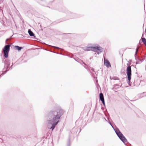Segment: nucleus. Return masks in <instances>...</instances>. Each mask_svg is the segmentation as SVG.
<instances>
[{"label":"nucleus","instance_id":"nucleus-27","mask_svg":"<svg viewBox=\"0 0 146 146\" xmlns=\"http://www.w3.org/2000/svg\"><path fill=\"white\" fill-rule=\"evenodd\" d=\"M70 15H74V13H72L71 12H70V14H69Z\"/></svg>","mask_w":146,"mask_h":146},{"label":"nucleus","instance_id":"nucleus-8","mask_svg":"<svg viewBox=\"0 0 146 146\" xmlns=\"http://www.w3.org/2000/svg\"><path fill=\"white\" fill-rule=\"evenodd\" d=\"M94 46H89L84 48V50L85 51H89L91 50L95 51L94 48Z\"/></svg>","mask_w":146,"mask_h":146},{"label":"nucleus","instance_id":"nucleus-11","mask_svg":"<svg viewBox=\"0 0 146 146\" xmlns=\"http://www.w3.org/2000/svg\"><path fill=\"white\" fill-rule=\"evenodd\" d=\"M28 32L30 36L35 37L34 34L31 29L28 30Z\"/></svg>","mask_w":146,"mask_h":146},{"label":"nucleus","instance_id":"nucleus-37","mask_svg":"<svg viewBox=\"0 0 146 146\" xmlns=\"http://www.w3.org/2000/svg\"><path fill=\"white\" fill-rule=\"evenodd\" d=\"M54 9H56L55 8H54Z\"/></svg>","mask_w":146,"mask_h":146},{"label":"nucleus","instance_id":"nucleus-30","mask_svg":"<svg viewBox=\"0 0 146 146\" xmlns=\"http://www.w3.org/2000/svg\"><path fill=\"white\" fill-rule=\"evenodd\" d=\"M131 60H130L129 61V62H131ZM130 64H131V63H130Z\"/></svg>","mask_w":146,"mask_h":146},{"label":"nucleus","instance_id":"nucleus-34","mask_svg":"<svg viewBox=\"0 0 146 146\" xmlns=\"http://www.w3.org/2000/svg\"><path fill=\"white\" fill-rule=\"evenodd\" d=\"M110 79H111V77H110Z\"/></svg>","mask_w":146,"mask_h":146},{"label":"nucleus","instance_id":"nucleus-31","mask_svg":"<svg viewBox=\"0 0 146 146\" xmlns=\"http://www.w3.org/2000/svg\"><path fill=\"white\" fill-rule=\"evenodd\" d=\"M70 57L71 58H72V56H68Z\"/></svg>","mask_w":146,"mask_h":146},{"label":"nucleus","instance_id":"nucleus-6","mask_svg":"<svg viewBox=\"0 0 146 146\" xmlns=\"http://www.w3.org/2000/svg\"><path fill=\"white\" fill-rule=\"evenodd\" d=\"M138 51V48H137L136 49V51L135 54V60L137 61L136 62V64H140L141 63L143 60H142L141 59L139 58V57H138V56L137 55V53Z\"/></svg>","mask_w":146,"mask_h":146},{"label":"nucleus","instance_id":"nucleus-33","mask_svg":"<svg viewBox=\"0 0 146 146\" xmlns=\"http://www.w3.org/2000/svg\"><path fill=\"white\" fill-rule=\"evenodd\" d=\"M134 82H133V84H134V86H135V85H134Z\"/></svg>","mask_w":146,"mask_h":146},{"label":"nucleus","instance_id":"nucleus-35","mask_svg":"<svg viewBox=\"0 0 146 146\" xmlns=\"http://www.w3.org/2000/svg\"><path fill=\"white\" fill-rule=\"evenodd\" d=\"M47 7H48V6ZM48 7H49V8L50 7H49V6H48Z\"/></svg>","mask_w":146,"mask_h":146},{"label":"nucleus","instance_id":"nucleus-15","mask_svg":"<svg viewBox=\"0 0 146 146\" xmlns=\"http://www.w3.org/2000/svg\"><path fill=\"white\" fill-rule=\"evenodd\" d=\"M82 63L85 65V66H84V67L86 69H87L88 68H89V66L87 65L86 64L85 62H84L83 61L82 62Z\"/></svg>","mask_w":146,"mask_h":146},{"label":"nucleus","instance_id":"nucleus-2","mask_svg":"<svg viewBox=\"0 0 146 146\" xmlns=\"http://www.w3.org/2000/svg\"><path fill=\"white\" fill-rule=\"evenodd\" d=\"M2 61L3 62H4V68L3 69V72H4V73H3L0 75V78L3 76L8 71L7 69L9 68L10 64V60L8 59L5 60L4 58H3Z\"/></svg>","mask_w":146,"mask_h":146},{"label":"nucleus","instance_id":"nucleus-14","mask_svg":"<svg viewBox=\"0 0 146 146\" xmlns=\"http://www.w3.org/2000/svg\"><path fill=\"white\" fill-rule=\"evenodd\" d=\"M70 138L69 137L68 138V140L67 142V146H70L71 143L70 142Z\"/></svg>","mask_w":146,"mask_h":146},{"label":"nucleus","instance_id":"nucleus-23","mask_svg":"<svg viewBox=\"0 0 146 146\" xmlns=\"http://www.w3.org/2000/svg\"><path fill=\"white\" fill-rule=\"evenodd\" d=\"M95 50H96V49H95V51H94V52H97V54H100V53H101V52H100L99 51H95Z\"/></svg>","mask_w":146,"mask_h":146},{"label":"nucleus","instance_id":"nucleus-25","mask_svg":"<svg viewBox=\"0 0 146 146\" xmlns=\"http://www.w3.org/2000/svg\"><path fill=\"white\" fill-rule=\"evenodd\" d=\"M49 51H50V52H53L54 53H57V54H61V53H60H60H58V52H54L52 51H51L50 50H49Z\"/></svg>","mask_w":146,"mask_h":146},{"label":"nucleus","instance_id":"nucleus-1","mask_svg":"<svg viewBox=\"0 0 146 146\" xmlns=\"http://www.w3.org/2000/svg\"><path fill=\"white\" fill-rule=\"evenodd\" d=\"M64 112V110L60 108H54L49 111L46 117L49 120H48V127L53 130L56 125L59 122V119Z\"/></svg>","mask_w":146,"mask_h":146},{"label":"nucleus","instance_id":"nucleus-24","mask_svg":"<svg viewBox=\"0 0 146 146\" xmlns=\"http://www.w3.org/2000/svg\"><path fill=\"white\" fill-rule=\"evenodd\" d=\"M13 36V35H12V36H11L10 37V38H7V39H6V42H7V40H8L9 39V38H12V36Z\"/></svg>","mask_w":146,"mask_h":146},{"label":"nucleus","instance_id":"nucleus-29","mask_svg":"<svg viewBox=\"0 0 146 146\" xmlns=\"http://www.w3.org/2000/svg\"><path fill=\"white\" fill-rule=\"evenodd\" d=\"M2 2V0H0V4H1Z\"/></svg>","mask_w":146,"mask_h":146},{"label":"nucleus","instance_id":"nucleus-9","mask_svg":"<svg viewBox=\"0 0 146 146\" xmlns=\"http://www.w3.org/2000/svg\"><path fill=\"white\" fill-rule=\"evenodd\" d=\"M104 64L107 68L111 67V65L110 62L108 60L104 59Z\"/></svg>","mask_w":146,"mask_h":146},{"label":"nucleus","instance_id":"nucleus-21","mask_svg":"<svg viewBox=\"0 0 146 146\" xmlns=\"http://www.w3.org/2000/svg\"><path fill=\"white\" fill-rule=\"evenodd\" d=\"M101 101L102 102V104L104 106H105V104L104 100H102Z\"/></svg>","mask_w":146,"mask_h":146},{"label":"nucleus","instance_id":"nucleus-28","mask_svg":"<svg viewBox=\"0 0 146 146\" xmlns=\"http://www.w3.org/2000/svg\"><path fill=\"white\" fill-rule=\"evenodd\" d=\"M109 123L111 126L113 127V126H112L111 124V123L110 122H109Z\"/></svg>","mask_w":146,"mask_h":146},{"label":"nucleus","instance_id":"nucleus-5","mask_svg":"<svg viewBox=\"0 0 146 146\" xmlns=\"http://www.w3.org/2000/svg\"><path fill=\"white\" fill-rule=\"evenodd\" d=\"M11 46V44L5 45L2 49V52H4L3 56L6 58H7L8 57V54Z\"/></svg>","mask_w":146,"mask_h":146},{"label":"nucleus","instance_id":"nucleus-10","mask_svg":"<svg viewBox=\"0 0 146 146\" xmlns=\"http://www.w3.org/2000/svg\"><path fill=\"white\" fill-rule=\"evenodd\" d=\"M14 48L15 50L20 51L22 49H23V47L17 45L15 46Z\"/></svg>","mask_w":146,"mask_h":146},{"label":"nucleus","instance_id":"nucleus-3","mask_svg":"<svg viewBox=\"0 0 146 146\" xmlns=\"http://www.w3.org/2000/svg\"><path fill=\"white\" fill-rule=\"evenodd\" d=\"M127 67L126 68V73L127 75V82L128 85L130 86H131L132 83H131L130 81L131 76V67L132 66H130L129 63L127 64Z\"/></svg>","mask_w":146,"mask_h":146},{"label":"nucleus","instance_id":"nucleus-12","mask_svg":"<svg viewBox=\"0 0 146 146\" xmlns=\"http://www.w3.org/2000/svg\"><path fill=\"white\" fill-rule=\"evenodd\" d=\"M99 99L101 100H104L103 94L102 93H100L99 94Z\"/></svg>","mask_w":146,"mask_h":146},{"label":"nucleus","instance_id":"nucleus-18","mask_svg":"<svg viewBox=\"0 0 146 146\" xmlns=\"http://www.w3.org/2000/svg\"><path fill=\"white\" fill-rule=\"evenodd\" d=\"M142 42L146 45V39L145 38H143L142 39Z\"/></svg>","mask_w":146,"mask_h":146},{"label":"nucleus","instance_id":"nucleus-13","mask_svg":"<svg viewBox=\"0 0 146 146\" xmlns=\"http://www.w3.org/2000/svg\"><path fill=\"white\" fill-rule=\"evenodd\" d=\"M89 68H88L86 69L87 70H89L90 72L91 73H92L93 72H95L93 68L90 67V66H89Z\"/></svg>","mask_w":146,"mask_h":146},{"label":"nucleus","instance_id":"nucleus-32","mask_svg":"<svg viewBox=\"0 0 146 146\" xmlns=\"http://www.w3.org/2000/svg\"><path fill=\"white\" fill-rule=\"evenodd\" d=\"M104 119H105V120L106 121H107V120L106 119V118H104Z\"/></svg>","mask_w":146,"mask_h":146},{"label":"nucleus","instance_id":"nucleus-26","mask_svg":"<svg viewBox=\"0 0 146 146\" xmlns=\"http://www.w3.org/2000/svg\"><path fill=\"white\" fill-rule=\"evenodd\" d=\"M113 79L115 80H118L119 79L117 77H116L114 78H113Z\"/></svg>","mask_w":146,"mask_h":146},{"label":"nucleus","instance_id":"nucleus-20","mask_svg":"<svg viewBox=\"0 0 146 146\" xmlns=\"http://www.w3.org/2000/svg\"><path fill=\"white\" fill-rule=\"evenodd\" d=\"M119 86L117 84H115L113 86V88L112 89L113 90V89H116V88H115V87L116 86Z\"/></svg>","mask_w":146,"mask_h":146},{"label":"nucleus","instance_id":"nucleus-16","mask_svg":"<svg viewBox=\"0 0 146 146\" xmlns=\"http://www.w3.org/2000/svg\"><path fill=\"white\" fill-rule=\"evenodd\" d=\"M74 59L76 61L79 63L80 64H82V60H80V59H78L77 60H76L75 59Z\"/></svg>","mask_w":146,"mask_h":146},{"label":"nucleus","instance_id":"nucleus-22","mask_svg":"<svg viewBox=\"0 0 146 146\" xmlns=\"http://www.w3.org/2000/svg\"><path fill=\"white\" fill-rule=\"evenodd\" d=\"M13 64H12V65L10 67H9V69H8L7 70H8V71L10 70H11V69H12V68H13Z\"/></svg>","mask_w":146,"mask_h":146},{"label":"nucleus","instance_id":"nucleus-17","mask_svg":"<svg viewBox=\"0 0 146 146\" xmlns=\"http://www.w3.org/2000/svg\"><path fill=\"white\" fill-rule=\"evenodd\" d=\"M49 46H50L52 47L55 48H57V49H61V50H64L62 48H59V47H57V46H51V45H49Z\"/></svg>","mask_w":146,"mask_h":146},{"label":"nucleus","instance_id":"nucleus-36","mask_svg":"<svg viewBox=\"0 0 146 146\" xmlns=\"http://www.w3.org/2000/svg\"><path fill=\"white\" fill-rule=\"evenodd\" d=\"M146 31V29H145V31Z\"/></svg>","mask_w":146,"mask_h":146},{"label":"nucleus","instance_id":"nucleus-7","mask_svg":"<svg viewBox=\"0 0 146 146\" xmlns=\"http://www.w3.org/2000/svg\"><path fill=\"white\" fill-rule=\"evenodd\" d=\"M94 50L95 49H96L99 50L101 52H102L104 51V49L98 45L97 46H94Z\"/></svg>","mask_w":146,"mask_h":146},{"label":"nucleus","instance_id":"nucleus-19","mask_svg":"<svg viewBox=\"0 0 146 146\" xmlns=\"http://www.w3.org/2000/svg\"><path fill=\"white\" fill-rule=\"evenodd\" d=\"M44 3H45V1H42L40 3V5H42L45 6L44 4Z\"/></svg>","mask_w":146,"mask_h":146},{"label":"nucleus","instance_id":"nucleus-4","mask_svg":"<svg viewBox=\"0 0 146 146\" xmlns=\"http://www.w3.org/2000/svg\"><path fill=\"white\" fill-rule=\"evenodd\" d=\"M119 139L124 143L126 142L127 140L123 135L120 131L117 128V129H114Z\"/></svg>","mask_w":146,"mask_h":146}]
</instances>
